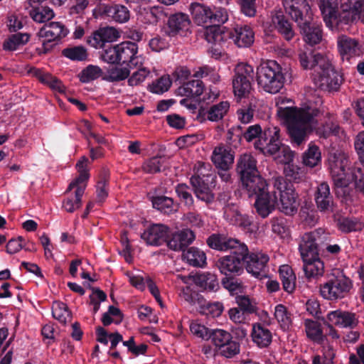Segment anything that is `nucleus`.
<instances>
[{
  "label": "nucleus",
  "mask_w": 364,
  "mask_h": 364,
  "mask_svg": "<svg viewBox=\"0 0 364 364\" xmlns=\"http://www.w3.org/2000/svg\"><path fill=\"white\" fill-rule=\"evenodd\" d=\"M182 257L189 265L203 267L206 264L205 253L198 247H191L183 251Z\"/></svg>",
  "instance_id": "obj_37"
},
{
  "label": "nucleus",
  "mask_w": 364,
  "mask_h": 364,
  "mask_svg": "<svg viewBox=\"0 0 364 364\" xmlns=\"http://www.w3.org/2000/svg\"><path fill=\"white\" fill-rule=\"evenodd\" d=\"M31 35L28 33H16L10 35L3 43L4 50L14 51L20 46L26 45L30 40Z\"/></svg>",
  "instance_id": "obj_42"
},
{
  "label": "nucleus",
  "mask_w": 364,
  "mask_h": 364,
  "mask_svg": "<svg viewBox=\"0 0 364 364\" xmlns=\"http://www.w3.org/2000/svg\"><path fill=\"white\" fill-rule=\"evenodd\" d=\"M279 277L283 289L288 293H291L296 287V275L289 265H282L279 269Z\"/></svg>",
  "instance_id": "obj_43"
},
{
  "label": "nucleus",
  "mask_w": 364,
  "mask_h": 364,
  "mask_svg": "<svg viewBox=\"0 0 364 364\" xmlns=\"http://www.w3.org/2000/svg\"><path fill=\"white\" fill-rule=\"evenodd\" d=\"M246 253L245 269L247 272L259 279L266 277L269 256L261 252H250L247 247Z\"/></svg>",
  "instance_id": "obj_14"
},
{
  "label": "nucleus",
  "mask_w": 364,
  "mask_h": 364,
  "mask_svg": "<svg viewBox=\"0 0 364 364\" xmlns=\"http://www.w3.org/2000/svg\"><path fill=\"white\" fill-rule=\"evenodd\" d=\"M210 25L208 26H220L228 20V13L226 9L213 6L210 9Z\"/></svg>",
  "instance_id": "obj_51"
},
{
  "label": "nucleus",
  "mask_w": 364,
  "mask_h": 364,
  "mask_svg": "<svg viewBox=\"0 0 364 364\" xmlns=\"http://www.w3.org/2000/svg\"><path fill=\"white\" fill-rule=\"evenodd\" d=\"M216 178L214 173L194 175L191 177L190 183L198 200L207 204L214 201L215 194L213 191L216 186Z\"/></svg>",
  "instance_id": "obj_10"
},
{
  "label": "nucleus",
  "mask_w": 364,
  "mask_h": 364,
  "mask_svg": "<svg viewBox=\"0 0 364 364\" xmlns=\"http://www.w3.org/2000/svg\"><path fill=\"white\" fill-rule=\"evenodd\" d=\"M272 230L282 238H285L289 235V228L287 220L283 217L273 218L271 220Z\"/></svg>",
  "instance_id": "obj_54"
},
{
  "label": "nucleus",
  "mask_w": 364,
  "mask_h": 364,
  "mask_svg": "<svg viewBox=\"0 0 364 364\" xmlns=\"http://www.w3.org/2000/svg\"><path fill=\"white\" fill-rule=\"evenodd\" d=\"M234 43L240 48L250 46L254 42L255 33L247 25H237L234 28Z\"/></svg>",
  "instance_id": "obj_33"
},
{
  "label": "nucleus",
  "mask_w": 364,
  "mask_h": 364,
  "mask_svg": "<svg viewBox=\"0 0 364 364\" xmlns=\"http://www.w3.org/2000/svg\"><path fill=\"white\" fill-rule=\"evenodd\" d=\"M337 48L343 61L350 63L352 59H355L363 54V46L361 42L346 35H341L337 38Z\"/></svg>",
  "instance_id": "obj_15"
},
{
  "label": "nucleus",
  "mask_w": 364,
  "mask_h": 364,
  "mask_svg": "<svg viewBox=\"0 0 364 364\" xmlns=\"http://www.w3.org/2000/svg\"><path fill=\"white\" fill-rule=\"evenodd\" d=\"M68 28L60 22H50L41 28L38 36L39 38H50L51 40H60L68 33Z\"/></svg>",
  "instance_id": "obj_30"
},
{
  "label": "nucleus",
  "mask_w": 364,
  "mask_h": 364,
  "mask_svg": "<svg viewBox=\"0 0 364 364\" xmlns=\"http://www.w3.org/2000/svg\"><path fill=\"white\" fill-rule=\"evenodd\" d=\"M227 139L235 146L240 144L242 139H245V127L240 125L232 126L227 133Z\"/></svg>",
  "instance_id": "obj_58"
},
{
  "label": "nucleus",
  "mask_w": 364,
  "mask_h": 364,
  "mask_svg": "<svg viewBox=\"0 0 364 364\" xmlns=\"http://www.w3.org/2000/svg\"><path fill=\"white\" fill-rule=\"evenodd\" d=\"M210 6L198 2H193L189 6V11L194 22L198 26L210 24Z\"/></svg>",
  "instance_id": "obj_34"
},
{
  "label": "nucleus",
  "mask_w": 364,
  "mask_h": 364,
  "mask_svg": "<svg viewBox=\"0 0 364 364\" xmlns=\"http://www.w3.org/2000/svg\"><path fill=\"white\" fill-rule=\"evenodd\" d=\"M152 206L161 213L170 215L177 211L178 205L173 200L165 196H157L151 198Z\"/></svg>",
  "instance_id": "obj_40"
},
{
  "label": "nucleus",
  "mask_w": 364,
  "mask_h": 364,
  "mask_svg": "<svg viewBox=\"0 0 364 364\" xmlns=\"http://www.w3.org/2000/svg\"><path fill=\"white\" fill-rule=\"evenodd\" d=\"M230 108V103L228 101H222L218 104L213 105L208 110L200 107L198 112V118H206L211 122H218L223 118Z\"/></svg>",
  "instance_id": "obj_29"
},
{
  "label": "nucleus",
  "mask_w": 364,
  "mask_h": 364,
  "mask_svg": "<svg viewBox=\"0 0 364 364\" xmlns=\"http://www.w3.org/2000/svg\"><path fill=\"white\" fill-rule=\"evenodd\" d=\"M170 234V228L163 224H153L150 225L141 235L147 245L160 246L164 243L167 245Z\"/></svg>",
  "instance_id": "obj_18"
},
{
  "label": "nucleus",
  "mask_w": 364,
  "mask_h": 364,
  "mask_svg": "<svg viewBox=\"0 0 364 364\" xmlns=\"http://www.w3.org/2000/svg\"><path fill=\"white\" fill-rule=\"evenodd\" d=\"M352 287V280L343 271L336 269L327 276L326 282L321 285L320 293L324 299L333 301L346 297Z\"/></svg>",
  "instance_id": "obj_6"
},
{
  "label": "nucleus",
  "mask_w": 364,
  "mask_h": 364,
  "mask_svg": "<svg viewBox=\"0 0 364 364\" xmlns=\"http://www.w3.org/2000/svg\"><path fill=\"white\" fill-rule=\"evenodd\" d=\"M321 160L319 148L314 144L309 145V149L304 152L303 156V163L309 167H315Z\"/></svg>",
  "instance_id": "obj_49"
},
{
  "label": "nucleus",
  "mask_w": 364,
  "mask_h": 364,
  "mask_svg": "<svg viewBox=\"0 0 364 364\" xmlns=\"http://www.w3.org/2000/svg\"><path fill=\"white\" fill-rule=\"evenodd\" d=\"M240 242L237 239L229 237L224 234L218 233H213L206 239V244L210 248L220 252L230 250Z\"/></svg>",
  "instance_id": "obj_28"
},
{
  "label": "nucleus",
  "mask_w": 364,
  "mask_h": 364,
  "mask_svg": "<svg viewBox=\"0 0 364 364\" xmlns=\"http://www.w3.org/2000/svg\"><path fill=\"white\" fill-rule=\"evenodd\" d=\"M245 140L251 142L255 140L254 146L264 154L275 155L280 151L284 154V163L293 161L294 152L289 147L283 146L280 139V129L268 127L262 130L258 124L245 127Z\"/></svg>",
  "instance_id": "obj_4"
},
{
  "label": "nucleus",
  "mask_w": 364,
  "mask_h": 364,
  "mask_svg": "<svg viewBox=\"0 0 364 364\" xmlns=\"http://www.w3.org/2000/svg\"><path fill=\"white\" fill-rule=\"evenodd\" d=\"M30 16L34 21L44 23L53 18L55 14L50 7L41 6L32 9L30 11Z\"/></svg>",
  "instance_id": "obj_50"
},
{
  "label": "nucleus",
  "mask_w": 364,
  "mask_h": 364,
  "mask_svg": "<svg viewBox=\"0 0 364 364\" xmlns=\"http://www.w3.org/2000/svg\"><path fill=\"white\" fill-rule=\"evenodd\" d=\"M250 198L255 197L256 212L267 218L276 207L287 215L296 213L299 205L298 194L291 181L282 176L272 178V190L269 191L267 181L259 173L241 181Z\"/></svg>",
  "instance_id": "obj_1"
},
{
  "label": "nucleus",
  "mask_w": 364,
  "mask_h": 364,
  "mask_svg": "<svg viewBox=\"0 0 364 364\" xmlns=\"http://www.w3.org/2000/svg\"><path fill=\"white\" fill-rule=\"evenodd\" d=\"M119 64H126L130 68L141 66L142 58L137 55L138 46L135 42L124 41L118 44Z\"/></svg>",
  "instance_id": "obj_17"
},
{
  "label": "nucleus",
  "mask_w": 364,
  "mask_h": 364,
  "mask_svg": "<svg viewBox=\"0 0 364 364\" xmlns=\"http://www.w3.org/2000/svg\"><path fill=\"white\" fill-rule=\"evenodd\" d=\"M193 281L197 286L210 291H215L219 287L216 276L210 272L197 274Z\"/></svg>",
  "instance_id": "obj_41"
},
{
  "label": "nucleus",
  "mask_w": 364,
  "mask_h": 364,
  "mask_svg": "<svg viewBox=\"0 0 364 364\" xmlns=\"http://www.w3.org/2000/svg\"><path fill=\"white\" fill-rule=\"evenodd\" d=\"M251 336L252 341L260 348L268 347L272 341L271 331L260 323L253 324Z\"/></svg>",
  "instance_id": "obj_32"
},
{
  "label": "nucleus",
  "mask_w": 364,
  "mask_h": 364,
  "mask_svg": "<svg viewBox=\"0 0 364 364\" xmlns=\"http://www.w3.org/2000/svg\"><path fill=\"white\" fill-rule=\"evenodd\" d=\"M326 318L331 324L341 328H354L358 323L355 314L341 310L330 311Z\"/></svg>",
  "instance_id": "obj_27"
},
{
  "label": "nucleus",
  "mask_w": 364,
  "mask_h": 364,
  "mask_svg": "<svg viewBox=\"0 0 364 364\" xmlns=\"http://www.w3.org/2000/svg\"><path fill=\"white\" fill-rule=\"evenodd\" d=\"M311 77L317 87L327 91H337L343 81L342 75L333 68L328 59L325 67H321L316 73H311Z\"/></svg>",
  "instance_id": "obj_11"
},
{
  "label": "nucleus",
  "mask_w": 364,
  "mask_h": 364,
  "mask_svg": "<svg viewBox=\"0 0 364 364\" xmlns=\"http://www.w3.org/2000/svg\"><path fill=\"white\" fill-rule=\"evenodd\" d=\"M253 74V68L248 64L239 63L236 66L232 79V87L235 95L242 97L250 92Z\"/></svg>",
  "instance_id": "obj_13"
},
{
  "label": "nucleus",
  "mask_w": 364,
  "mask_h": 364,
  "mask_svg": "<svg viewBox=\"0 0 364 364\" xmlns=\"http://www.w3.org/2000/svg\"><path fill=\"white\" fill-rule=\"evenodd\" d=\"M240 12L246 16L254 17L257 13L256 0H236Z\"/></svg>",
  "instance_id": "obj_63"
},
{
  "label": "nucleus",
  "mask_w": 364,
  "mask_h": 364,
  "mask_svg": "<svg viewBox=\"0 0 364 364\" xmlns=\"http://www.w3.org/2000/svg\"><path fill=\"white\" fill-rule=\"evenodd\" d=\"M92 293L90 295V304L93 306V314H95L100 308V302L107 300V294L100 289L90 287Z\"/></svg>",
  "instance_id": "obj_59"
},
{
  "label": "nucleus",
  "mask_w": 364,
  "mask_h": 364,
  "mask_svg": "<svg viewBox=\"0 0 364 364\" xmlns=\"http://www.w3.org/2000/svg\"><path fill=\"white\" fill-rule=\"evenodd\" d=\"M328 1L318 3L323 21L330 29L346 30L357 18L353 11H341L334 9Z\"/></svg>",
  "instance_id": "obj_8"
},
{
  "label": "nucleus",
  "mask_w": 364,
  "mask_h": 364,
  "mask_svg": "<svg viewBox=\"0 0 364 364\" xmlns=\"http://www.w3.org/2000/svg\"><path fill=\"white\" fill-rule=\"evenodd\" d=\"M350 178L355 182L356 191L364 195V165L363 167L355 166L351 171Z\"/></svg>",
  "instance_id": "obj_61"
},
{
  "label": "nucleus",
  "mask_w": 364,
  "mask_h": 364,
  "mask_svg": "<svg viewBox=\"0 0 364 364\" xmlns=\"http://www.w3.org/2000/svg\"><path fill=\"white\" fill-rule=\"evenodd\" d=\"M287 14L282 10L277 11L272 17V21L275 30L287 41H291L296 35L292 22Z\"/></svg>",
  "instance_id": "obj_22"
},
{
  "label": "nucleus",
  "mask_w": 364,
  "mask_h": 364,
  "mask_svg": "<svg viewBox=\"0 0 364 364\" xmlns=\"http://www.w3.org/2000/svg\"><path fill=\"white\" fill-rule=\"evenodd\" d=\"M304 262V271L307 278H318L323 276L324 272V263L319 258V255L317 257L306 260L302 259Z\"/></svg>",
  "instance_id": "obj_36"
},
{
  "label": "nucleus",
  "mask_w": 364,
  "mask_h": 364,
  "mask_svg": "<svg viewBox=\"0 0 364 364\" xmlns=\"http://www.w3.org/2000/svg\"><path fill=\"white\" fill-rule=\"evenodd\" d=\"M350 176H348L342 179H336L333 182L336 196L337 198H341V201L346 204L353 201L355 191L350 186Z\"/></svg>",
  "instance_id": "obj_31"
},
{
  "label": "nucleus",
  "mask_w": 364,
  "mask_h": 364,
  "mask_svg": "<svg viewBox=\"0 0 364 364\" xmlns=\"http://www.w3.org/2000/svg\"><path fill=\"white\" fill-rule=\"evenodd\" d=\"M326 235L323 229L305 232L300 237L299 250L302 259L309 260L317 257L319 253V245L326 239Z\"/></svg>",
  "instance_id": "obj_12"
},
{
  "label": "nucleus",
  "mask_w": 364,
  "mask_h": 364,
  "mask_svg": "<svg viewBox=\"0 0 364 364\" xmlns=\"http://www.w3.org/2000/svg\"><path fill=\"white\" fill-rule=\"evenodd\" d=\"M53 318L63 324H65L68 318L71 317V311L68 305L60 301H55L52 305Z\"/></svg>",
  "instance_id": "obj_47"
},
{
  "label": "nucleus",
  "mask_w": 364,
  "mask_h": 364,
  "mask_svg": "<svg viewBox=\"0 0 364 364\" xmlns=\"http://www.w3.org/2000/svg\"><path fill=\"white\" fill-rule=\"evenodd\" d=\"M236 172L240 181L259 173L254 156L250 154H242L237 161Z\"/></svg>",
  "instance_id": "obj_23"
},
{
  "label": "nucleus",
  "mask_w": 364,
  "mask_h": 364,
  "mask_svg": "<svg viewBox=\"0 0 364 364\" xmlns=\"http://www.w3.org/2000/svg\"><path fill=\"white\" fill-rule=\"evenodd\" d=\"M236 276H226L222 279V284L231 294H237L241 291L242 283L235 278Z\"/></svg>",
  "instance_id": "obj_62"
},
{
  "label": "nucleus",
  "mask_w": 364,
  "mask_h": 364,
  "mask_svg": "<svg viewBox=\"0 0 364 364\" xmlns=\"http://www.w3.org/2000/svg\"><path fill=\"white\" fill-rule=\"evenodd\" d=\"M229 255L220 257L216 267L225 276H240L244 272L247 245L240 242L232 248Z\"/></svg>",
  "instance_id": "obj_7"
},
{
  "label": "nucleus",
  "mask_w": 364,
  "mask_h": 364,
  "mask_svg": "<svg viewBox=\"0 0 364 364\" xmlns=\"http://www.w3.org/2000/svg\"><path fill=\"white\" fill-rule=\"evenodd\" d=\"M301 67L304 70H311L312 73L318 72L321 67L328 64V58L316 50L302 51L299 54Z\"/></svg>",
  "instance_id": "obj_21"
},
{
  "label": "nucleus",
  "mask_w": 364,
  "mask_h": 364,
  "mask_svg": "<svg viewBox=\"0 0 364 364\" xmlns=\"http://www.w3.org/2000/svg\"><path fill=\"white\" fill-rule=\"evenodd\" d=\"M335 221L339 231L343 233H350L352 232L360 231L363 228V223L355 217L348 216H335Z\"/></svg>",
  "instance_id": "obj_35"
},
{
  "label": "nucleus",
  "mask_w": 364,
  "mask_h": 364,
  "mask_svg": "<svg viewBox=\"0 0 364 364\" xmlns=\"http://www.w3.org/2000/svg\"><path fill=\"white\" fill-rule=\"evenodd\" d=\"M75 191V199L73 198H68L63 201V208L68 213H73L82 205V197L85 193L86 185L76 186Z\"/></svg>",
  "instance_id": "obj_45"
},
{
  "label": "nucleus",
  "mask_w": 364,
  "mask_h": 364,
  "mask_svg": "<svg viewBox=\"0 0 364 364\" xmlns=\"http://www.w3.org/2000/svg\"><path fill=\"white\" fill-rule=\"evenodd\" d=\"M196 235L193 231L188 228L172 232L170 230L167 247L173 251H185L195 240Z\"/></svg>",
  "instance_id": "obj_19"
},
{
  "label": "nucleus",
  "mask_w": 364,
  "mask_h": 364,
  "mask_svg": "<svg viewBox=\"0 0 364 364\" xmlns=\"http://www.w3.org/2000/svg\"><path fill=\"white\" fill-rule=\"evenodd\" d=\"M204 85L200 80H192L183 82L180 87L182 94L188 97H199L203 92Z\"/></svg>",
  "instance_id": "obj_46"
},
{
  "label": "nucleus",
  "mask_w": 364,
  "mask_h": 364,
  "mask_svg": "<svg viewBox=\"0 0 364 364\" xmlns=\"http://www.w3.org/2000/svg\"><path fill=\"white\" fill-rule=\"evenodd\" d=\"M172 82L169 77L162 76L155 82H153L150 91L156 94H162L168 90Z\"/></svg>",
  "instance_id": "obj_64"
},
{
  "label": "nucleus",
  "mask_w": 364,
  "mask_h": 364,
  "mask_svg": "<svg viewBox=\"0 0 364 364\" xmlns=\"http://www.w3.org/2000/svg\"><path fill=\"white\" fill-rule=\"evenodd\" d=\"M319 113L315 107L306 105L302 107H279L277 115L284 120L291 142L300 146L307 141L313 132L314 118Z\"/></svg>",
  "instance_id": "obj_2"
},
{
  "label": "nucleus",
  "mask_w": 364,
  "mask_h": 364,
  "mask_svg": "<svg viewBox=\"0 0 364 364\" xmlns=\"http://www.w3.org/2000/svg\"><path fill=\"white\" fill-rule=\"evenodd\" d=\"M211 160L218 169L229 170L233 164L234 155L228 147L220 145L214 149Z\"/></svg>",
  "instance_id": "obj_26"
},
{
  "label": "nucleus",
  "mask_w": 364,
  "mask_h": 364,
  "mask_svg": "<svg viewBox=\"0 0 364 364\" xmlns=\"http://www.w3.org/2000/svg\"><path fill=\"white\" fill-rule=\"evenodd\" d=\"M159 9L156 6L144 8L139 12L141 21L144 23L154 24L158 22Z\"/></svg>",
  "instance_id": "obj_57"
},
{
  "label": "nucleus",
  "mask_w": 364,
  "mask_h": 364,
  "mask_svg": "<svg viewBox=\"0 0 364 364\" xmlns=\"http://www.w3.org/2000/svg\"><path fill=\"white\" fill-rule=\"evenodd\" d=\"M314 200L320 212L325 213L334 212L333 198L326 182H322L317 186L314 193Z\"/></svg>",
  "instance_id": "obj_20"
},
{
  "label": "nucleus",
  "mask_w": 364,
  "mask_h": 364,
  "mask_svg": "<svg viewBox=\"0 0 364 364\" xmlns=\"http://www.w3.org/2000/svg\"><path fill=\"white\" fill-rule=\"evenodd\" d=\"M176 193L185 205L188 207L193 205V198L191 193L190 188L186 184H178L176 187Z\"/></svg>",
  "instance_id": "obj_60"
},
{
  "label": "nucleus",
  "mask_w": 364,
  "mask_h": 364,
  "mask_svg": "<svg viewBox=\"0 0 364 364\" xmlns=\"http://www.w3.org/2000/svg\"><path fill=\"white\" fill-rule=\"evenodd\" d=\"M257 80L264 91L275 94L284 85V73L282 67L275 60L262 62L257 68Z\"/></svg>",
  "instance_id": "obj_5"
},
{
  "label": "nucleus",
  "mask_w": 364,
  "mask_h": 364,
  "mask_svg": "<svg viewBox=\"0 0 364 364\" xmlns=\"http://www.w3.org/2000/svg\"><path fill=\"white\" fill-rule=\"evenodd\" d=\"M62 55L74 61H83L87 58V50L82 46L66 48L62 50Z\"/></svg>",
  "instance_id": "obj_53"
},
{
  "label": "nucleus",
  "mask_w": 364,
  "mask_h": 364,
  "mask_svg": "<svg viewBox=\"0 0 364 364\" xmlns=\"http://www.w3.org/2000/svg\"><path fill=\"white\" fill-rule=\"evenodd\" d=\"M168 164L165 156H156L145 161L142 169L146 173L154 174L164 171L168 167Z\"/></svg>",
  "instance_id": "obj_39"
},
{
  "label": "nucleus",
  "mask_w": 364,
  "mask_h": 364,
  "mask_svg": "<svg viewBox=\"0 0 364 364\" xmlns=\"http://www.w3.org/2000/svg\"><path fill=\"white\" fill-rule=\"evenodd\" d=\"M234 28L221 26H207L204 32L205 39L210 43L222 46L228 40L234 41Z\"/></svg>",
  "instance_id": "obj_24"
},
{
  "label": "nucleus",
  "mask_w": 364,
  "mask_h": 364,
  "mask_svg": "<svg viewBox=\"0 0 364 364\" xmlns=\"http://www.w3.org/2000/svg\"><path fill=\"white\" fill-rule=\"evenodd\" d=\"M211 343L218 355L226 358H232L240 352V344L233 339L232 334L224 329L215 328L211 331Z\"/></svg>",
  "instance_id": "obj_9"
},
{
  "label": "nucleus",
  "mask_w": 364,
  "mask_h": 364,
  "mask_svg": "<svg viewBox=\"0 0 364 364\" xmlns=\"http://www.w3.org/2000/svg\"><path fill=\"white\" fill-rule=\"evenodd\" d=\"M274 316L283 328H288L291 323V314L283 304H277L274 309Z\"/></svg>",
  "instance_id": "obj_55"
},
{
  "label": "nucleus",
  "mask_w": 364,
  "mask_h": 364,
  "mask_svg": "<svg viewBox=\"0 0 364 364\" xmlns=\"http://www.w3.org/2000/svg\"><path fill=\"white\" fill-rule=\"evenodd\" d=\"M131 69L127 66L124 68L112 66L108 69L107 75L104 77L103 79L110 82L124 80L129 76Z\"/></svg>",
  "instance_id": "obj_48"
},
{
  "label": "nucleus",
  "mask_w": 364,
  "mask_h": 364,
  "mask_svg": "<svg viewBox=\"0 0 364 364\" xmlns=\"http://www.w3.org/2000/svg\"><path fill=\"white\" fill-rule=\"evenodd\" d=\"M88 159L86 156H82L76 164V167L79 172V176L74 179L68 186L66 191H70L74 188L76 186H82L85 184L87 186V181L90 178V174L87 169V164Z\"/></svg>",
  "instance_id": "obj_44"
},
{
  "label": "nucleus",
  "mask_w": 364,
  "mask_h": 364,
  "mask_svg": "<svg viewBox=\"0 0 364 364\" xmlns=\"http://www.w3.org/2000/svg\"><path fill=\"white\" fill-rule=\"evenodd\" d=\"M102 73V69L97 65H89L79 74L80 81L88 83L99 78Z\"/></svg>",
  "instance_id": "obj_52"
},
{
  "label": "nucleus",
  "mask_w": 364,
  "mask_h": 364,
  "mask_svg": "<svg viewBox=\"0 0 364 364\" xmlns=\"http://www.w3.org/2000/svg\"><path fill=\"white\" fill-rule=\"evenodd\" d=\"M191 21L188 14L177 12L171 14L167 20L164 32L169 37H175L178 35L183 36L189 31Z\"/></svg>",
  "instance_id": "obj_16"
},
{
  "label": "nucleus",
  "mask_w": 364,
  "mask_h": 364,
  "mask_svg": "<svg viewBox=\"0 0 364 364\" xmlns=\"http://www.w3.org/2000/svg\"><path fill=\"white\" fill-rule=\"evenodd\" d=\"M112 18L119 23H124L129 19V11L123 5L116 4L108 10Z\"/></svg>",
  "instance_id": "obj_56"
},
{
  "label": "nucleus",
  "mask_w": 364,
  "mask_h": 364,
  "mask_svg": "<svg viewBox=\"0 0 364 364\" xmlns=\"http://www.w3.org/2000/svg\"><path fill=\"white\" fill-rule=\"evenodd\" d=\"M310 0H282L284 11L299 28L304 41L310 46L323 39L322 26L313 21Z\"/></svg>",
  "instance_id": "obj_3"
},
{
  "label": "nucleus",
  "mask_w": 364,
  "mask_h": 364,
  "mask_svg": "<svg viewBox=\"0 0 364 364\" xmlns=\"http://www.w3.org/2000/svg\"><path fill=\"white\" fill-rule=\"evenodd\" d=\"M304 326L306 336L314 343L321 344L326 340V337L323 334L321 324L317 321L306 319Z\"/></svg>",
  "instance_id": "obj_38"
},
{
  "label": "nucleus",
  "mask_w": 364,
  "mask_h": 364,
  "mask_svg": "<svg viewBox=\"0 0 364 364\" xmlns=\"http://www.w3.org/2000/svg\"><path fill=\"white\" fill-rule=\"evenodd\" d=\"M328 168L332 179H342L350 176L346 170L348 159L341 154H330L328 159Z\"/></svg>",
  "instance_id": "obj_25"
}]
</instances>
